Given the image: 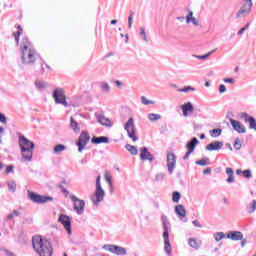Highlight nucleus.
<instances>
[{
    "mask_svg": "<svg viewBox=\"0 0 256 256\" xmlns=\"http://www.w3.org/2000/svg\"><path fill=\"white\" fill-rule=\"evenodd\" d=\"M174 211L179 219H185L187 217V210L183 204L176 205Z\"/></svg>",
    "mask_w": 256,
    "mask_h": 256,
    "instance_id": "obj_21",
    "label": "nucleus"
},
{
    "mask_svg": "<svg viewBox=\"0 0 256 256\" xmlns=\"http://www.w3.org/2000/svg\"><path fill=\"white\" fill-rule=\"evenodd\" d=\"M226 174L228 175L226 181L228 183H235V172L233 171V168H226Z\"/></svg>",
    "mask_w": 256,
    "mask_h": 256,
    "instance_id": "obj_25",
    "label": "nucleus"
},
{
    "mask_svg": "<svg viewBox=\"0 0 256 256\" xmlns=\"http://www.w3.org/2000/svg\"><path fill=\"white\" fill-rule=\"evenodd\" d=\"M58 223H61V225H63L68 235H73V228H71V217H69L67 214H60L58 218Z\"/></svg>",
    "mask_w": 256,
    "mask_h": 256,
    "instance_id": "obj_11",
    "label": "nucleus"
},
{
    "mask_svg": "<svg viewBox=\"0 0 256 256\" xmlns=\"http://www.w3.org/2000/svg\"><path fill=\"white\" fill-rule=\"evenodd\" d=\"M223 141H214L209 143L205 149L206 151H221V149H223Z\"/></svg>",
    "mask_w": 256,
    "mask_h": 256,
    "instance_id": "obj_19",
    "label": "nucleus"
},
{
    "mask_svg": "<svg viewBox=\"0 0 256 256\" xmlns=\"http://www.w3.org/2000/svg\"><path fill=\"white\" fill-rule=\"evenodd\" d=\"M182 109V113L184 115V117H187V115H189V113H193V111H195V107L193 106V103L191 102H187L185 104H183L181 106Z\"/></svg>",
    "mask_w": 256,
    "mask_h": 256,
    "instance_id": "obj_23",
    "label": "nucleus"
},
{
    "mask_svg": "<svg viewBox=\"0 0 256 256\" xmlns=\"http://www.w3.org/2000/svg\"><path fill=\"white\" fill-rule=\"evenodd\" d=\"M70 199L74 205V211H76L77 215H83V213H85V200H81L75 195H71Z\"/></svg>",
    "mask_w": 256,
    "mask_h": 256,
    "instance_id": "obj_10",
    "label": "nucleus"
},
{
    "mask_svg": "<svg viewBox=\"0 0 256 256\" xmlns=\"http://www.w3.org/2000/svg\"><path fill=\"white\" fill-rule=\"evenodd\" d=\"M251 9H253V0H244L243 6L236 13V18L239 19L240 17H243V15H249Z\"/></svg>",
    "mask_w": 256,
    "mask_h": 256,
    "instance_id": "obj_12",
    "label": "nucleus"
},
{
    "mask_svg": "<svg viewBox=\"0 0 256 256\" xmlns=\"http://www.w3.org/2000/svg\"><path fill=\"white\" fill-rule=\"evenodd\" d=\"M93 205H99L105 199V190L101 186V175L96 178V190L91 197Z\"/></svg>",
    "mask_w": 256,
    "mask_h": 256,
    "instance_id": "obj_4",
    "label": "nucleus"
},
{
    "mask_svg": "<svg viewBox=\"0 0 256 256\" xmlns=\"http://www.w3.org/2000/svg\"><path fill=\"white\" fill-rule=\"evenodd\" d=\"M256 211V200H253L250 204V207H248V213H255Z\"/></svg>",
    "mask_w": 256,
    "mask_h": 256,
    "instance_id": "obj_48",
    "label": "nucleus"
},
{
    "mask_svg": "<svg viewBox=\"0 0 256 256\" xmlns=\"http://www.w3.org/2000/svg\"><path fill=\"white\" fill-rule=\"evenodd\" d=\"M172 201L173 203H179V201H181V192L174 191L172 193Z\"/></svg>",
    "mask_w": 256,
    "mask_h": 256,
    "instance_id": "obj_36",
    "label": "nucleus"
},
{
    "mask_svg": "<svg viewBox=\"0 0 256 256\" xmlns=\"http://www.w3.org/2000/svg\"><path fill=\"white\" fill-rule=\"evenodd\" d=\"M241 241V247H245V245H247V239H243L240 240Z\"/></svg>",
    "mask_w": 256,
    "mask_h": 256,
    "instance_id": "obj_62",
    "label": "nucleus"
},
{
    "mask_svg": "<svg viewBox=\"0 0 256 256\" xmlns=\"http://www.w3.org/2000/svg\"><path fill=\"white\" fill-rule=\"evenodd\" d=\"M140 159L141 161H150V163H153V161H155V156L149 152V148L144 146L140 148Z\"/></svg>",
    "mask_w": 256,
    "mask_h": 256,
    "instance_id": "obj_15",
    "label": "nucleus"
},
{
    "mask_svg": "<svg viewBox=\"0 0 256 256\" xmlns=\"http://www.w3.org/2000/svg\"><path fill=\"white\" fill-rule=\"evenodd\" d=\"M34 85H36V87H37V89H39V91H43V89H45L46 87H49V83L43 82L40 80H36L34 82Z\"/></svg>",
    "mask_w": 256,
    "mask_h": 256,
    "instance_id": "obj_31",
    "label": "nucleus"
},
{
    "mask_svg": "<svg viewBox=\"0 0 256 256\" xmlns=\"http://www.w3.org/2000/svg\"><path fill=\"white\" fill-rule=\"evenodd\" d=\"M70 127L74 131V133H79L81 131V127H79V123L75 121V118L70 117Z\"/></svg>",
    "mask_w": 256,
    "mask_h": 256,
    "instance_id": "obj_27",
    "label": "nucleus"
},
{
    "mask_svg": "<svg viewBox=\"0 0 256 256\" xmlns=\"http://www.w3.org/2000/svg\"><path fill=\"white\" fill-rule=\"evenodd\" d=\"M148 119L151 122L159 121V119H161V114L150 113L148 114Z\"/></svg>",
    "mask_w": 256,
    "mask_h": 256,
    "instance_id": "obj_39",
    "label": "nucleus"
},
{
    "mask_svg": "<svg viewBox=\"0 0 256 256\" xmlns=\"http://www.w3.org/2000/svg\"><path fill=\"white\" fill-rule=\"evenodd\" d=\"M52 97L56 103V105H63L64 107H70L67 102V96L65 95V90L63 88H56L52 93Z\"/></svg>",
    "mask_w": 256,
    "mask_h": 256,
    "instance_id": "obj_5",
    "label": "nucleus"
},
{
    "mask_svg": "<svg viewBox=\"0 0 256 256\" xmlns=\"http://www.w3.org/2000/svg\"><path fill=\"white\" fill-rule=\"evenodd\" d=\"M189 91H195V87H193V86H185L184 88L178 89L179 93H189Z\"/></svg>",
    "mask_w": 256,
    "mask_h": 256,
    "instance_id": "obj_41",
    "label": "nucleus"
},
{
    "mask_svg": "<svg viewBox=\"0 0 256 256\" xmlns=\"http://www.w3.org/2000/svg\"><path fill=\"white\" fill-rule=\"evenodd\" d=\"M241 119H244L245 123H249V129H254L256 131V119L255 117L249 115L247 112H242L240 114Z\"/></svg>",
    "mask_w": 256,
    "mask_h": 256,
    "instance_id": "obj_16",
    "label": "nucleus"
},
{
    "mask_svg": "<svg viewBox=\"0 0 256 256\" xmlns=\"http://www.w3.org/2000/svg\"><path fill=\"white\" fill-rule=\"evenodd\" d=\"M28 199L32 201V203H37L38 205H45V203H49V201H53V196H43L41 194H37L31 190H28Z\"/></svg>",
    "mask_w": 256,
    "mask_h": 256,
    "instance_id": "obj_6",
    "label": "nucleus"
},
{
    "mask_svg": "<svg viewBox=\"0 0 256 256\" xmlns=\"http://www.w3.org/2000/svg\"><path fill=\"white\" fill-rule=\"evenodd\" d=\"M96 119L100 125H103V127H113V122L103 114L96 115Z\"/></svg>",
    "mask_w": 256,
    "mask_h": 256,
    "instance_id": "obj_20",
    "label": "nucleus"
},
{
    "mask_svg": "<svg viewBox=\"0 0 256 256\" xmlns=\"http://www.w3.org/2000/svg\"><path fill=\"white\" fill-rule=\"evenodd\" d=\"M67 150V146L64 144H57L54 148H53V153L54 155H61V153H63V151Z\"/></svg>",
    "mask_w": 256,
    "mask_h": 256,
    "instance_id": "obj_26",
    "label": "nucleus"
},
{
    "mask_svg": "<svg viewBox=\"0 0 256 256\" xmlns=\"http://www.w3.org/2000/svg\"><path fill=\"white\" fill-rule=\"evenodd\" d=\"M32 247L39 256H53L51 242L41 236H34L32 238Z\"/></svg>",
    "mask_w": 256,
    "mask_h": 256,
    "instance_id": "obj_3",
    "label": "nucleus"
},
{
    "mask_svg": "<svg viewBox=\"0 0 256 256\" xmlns=\"http://www.w3.org/2000/svg\"><path fill=\"white\" fill-rule=\"evenodd\" d=\"M90 139H91V136H89V132L83 130L80 136L78 137V140L76 141V145L78 146L79 153H83V149H85Z\"/></svg>",
    "mask_w": 256,
    "mask_h": 256,
    "instance_id": "obj_9",
    "label": "nucleus"
},
{
    "mask_svg": "<svg viewBox=\"0 0 256 256\" xmlns=\"http://www.w3.org/2000/svg\"><path fill=\"white\" fill-rule=\"evenodd\" d=\"M221 133H223V129H221V128H216V129L210 130L211 137H221Z\"/></svg>",
    "mask_w": 256,
    "mask_h": 256,
    "instance_id": "obj_35",
    "label": "nucleus"
},
{
    "mask_svg": "<svg viewBox=\"0 0 256 256\" xmlns=\"http://www.w3.org/2000/svg\"><path fill=\"white\" fill-rule=\"evenodd\" d=\"M215 51H217V48L213 49L212 51H210L204 55H194V57H195V59H201V60L209 59V57H211V55H213V53H215Z\"/></svg>",
    "mask_w": 256,
    "mask_h": 256,
    "instance_id": "obj_33",
    "label": "nucleus"
},
{
    "mask_svg": "<svg viewBox=\"0 0 256 256\" xmlns=\"http://www.w3.org/2000/svg\"><path fill=\"white\" fill-rule=\"evenodd\" d=\"M141 103L143 105H154L155 104L154 101L147 99V97H145V96L141 97Z\"/></svg>",
    "mask_w": 256,
    "mask_h": 256,
    "instance_id": "obj_42",
    "label": "nucleus"
},
{
    "mask_svg": "<svg viewBox=\"0 0 256 256\" xmlns=\"http://www.w3.org/2000/svg\"><path fill=\"white\" fill-rule=\"evenodd\" d=\"M102 249H104V251H108L109 253H112L113 255H118V256L127 255V249L125 247L115 245V244H105L102 246Z\"/></svg>",
    "mask_w": 256,
    "mask_h": 256,
    "instance_id": "obj_8",
    "label": "nucleus"
},
{
    "mask_svg": "<svg viewBox=\"0 0 256 256\" xmlns=\"http://www.w3.org/2000/svg\"><path fill=\"white\" fill-rule=\"evenodd\" d=\"M164 179H165V173H158L155 175L156 182L163 181Z\"/></svg>",
    "mask_w": 256,
    "mask_h": 256,
    "instance_id": "obj_49",
    "label": "nucleus"
},
{
    "mask_svg": "<svg viewBox=\"0 0 256 256\" xmlns=\"http://www.w3.org/2000/svg\"><path fill=\"white\" fill-rule=\"evenodd\" d=\"M114 83L117 87H123V83L119 80H116Z\"/></svg>",
    "mask_w": 256,
    "mask_h": 256,
    "instance_id": "obj_61",
    "label": "nucleus"
},
{
    "mask_svg": "<svg viewBox=\"0 0 256 256\" xmlns=\"http://www.w3.org/2000/svg\"><path fill=\"white\" fill-rule=\"evenodd\" d=\"M192 225H194V227H198L199 229L203 227V225H201V222H199L198 220H193Z\"/></svg>",
    "mask_w": 256,
    "mask_h": 256,
    "instance_id": "obj_57",
    "label": "nucleus"
},
{
    "mask_svg": "<svg viewBox=\"0 0 256 256\" xmlns=\"http://www.w3.org/2000/svg\"><path fill=\"white\" fill-rule=\"evenodd\" d=\"M241 139L236 138L234 141V149H236V151H241Z\"/></svg>",
    "mask_w": 256,
    "mask_h": 256,
    "instance_id": "obj_45",
    "label": "nucleus"
},
{
    "mask_svg": "<svg viewBox=\"0 0 256 256\" xmlns=\"http://www.w3.org/2000/svg\"><path fill=\"white\" fill-rule=\"evenodd\" d=\"M18 145L22 155V161H33V151H35V142L29 140L23 134L19 133Z\"/></svg>",
    "mask_w": 256,
    "mask_h": 256,
    "instance_id": "obj_2",
    "label": "nucleus"
},
{
    "mask_svg": "<svg viewBox=\"0 0 256 256\" xmlns=\"http://www.w3.org/2000/svg\"><path fill=\"white\" fill-rule=\"evenodd\" d=\"M125 149L131 154V155H137L139 153V150H137V146L126 144Z\"/></svg>",
    "mask_w": 256,
    "mask_h": 256,
    "instance_id": "obj_30",
    "label": "nucleus"
},
{
    "mask_svg": "<svg viewBox=\"0 0 256 256\" xmlns=\"http://www.w3.org/2000/svg\"><path fill=\"white\" fill-rule=\"evenodd\" d=\"M218 91L219 93H225L227 91V87L224 84H220Z\"/></svg>",
    "mask_w": 256,
    "mask_h": 256,
    "instance_id": "obj_55",
    "label": "nucleus"
},
{
    "mask_svg": "<svg viewBox=\"0 0 256 256\" xmlns=\"http://www.w3.org/2000/svg\"><path fill=\"white\" fill-rule=\"evenodd\" d=\"M22 34H23V32H21L19 30L16 33H14V39H15L16 43H19V38L21 37Z\"/></svg>",
    "mask_w": 256,
    "mask_h": 256,
    "instance_id": "obj_54",
    "label": "nucleus"
},
{
    "mask_svg": "<svg viewBox=\"0 0 256 256\" xmlns=\"http://www.w3.org/2000/svg\"><path fill=\"white\" fill-rule=\"evenodd\" d=\"M186 22L193 23V25H196V26L199 25V20L193 17V11H189V14L186 16Z\"/></svg>",
    "mask_w": 256,
    "mask_h": 256,
    "instance_id": "obj_29",
    "label": "nucleus"
},
{
    "mask_svg": "<svg viewBox=\"0 0 256 256\" xmlns=\"http://www.w3.org/2000/svg\"><path fill=\"white\" fill-rule=\"evenodd\" d=\"M210 173H211V167H208L203 170V175H210Z\"/></svg>",
    "mask_w": 256,
    "mask_h": 256,
    "instance_id": "obj_60",
    "label": "nucleus"
},
{
    "mask_svg": "<svg viewBox=\"0 0 256 256\" xmlns=\"http://www.w3.org/2000/svg\"><path fill=\"white\" fill-rule=\"evenodd\" d=\"M140 36L141 37H143L142 39H143V41H148L147 40V34L145 33V28H143V27H140Z\"/></svg>",
    "mask_w": 256,
    "mask_h": 256,
    "instance_id": "obj_51",
    "label": "nucleus"
},
{
    "mask_svg": "<svg viewBox=\"0 0 256 256\" xmlns=\"http://www.w3.org/2000/svg\"><path fill=\"white\" fill-rule=\"evenodd\" d=\"M188 245L192 249H199V244L197 243V240H195V238H189L188 239Z\"/></svg>",
    "mask_w": 256,
    "mask_h": 256,
    "instance_id": "obj_38",
    "label": "nucleus"
},
{
    "mask_svg": "<svg viewBox=\"0 0 256 256\" xmlns=\"http://www.w3.org/2000/svg\"><path fill=\"white\" fill-rule=\"evenodd\" d=\"M167 167L169 175H173V171H175V167L177 165V156L173 152H168L166 156Z\"/></svg>",
    "mask_w": 256,
    "mask_h": 256,
    "instance_id": "obj_13",
    "label": "nucleus"
},
{
    "mask_svg": "<svg viewBox=\"0 0 256 256\" xmlns=\"http://www.w3.org/2000/svg\"><path fill=\"white\" fill-rule=\"evenodd\" d=\"M114 53L113 52H109L108 54H106L104 56V59H109V57H113Z\"/></svg>",
    "mask_w": 256,
    "mask_h": 256,
    "instance_id": "obj_63",
    "label": "nucleus"
},
{
    "mask_svg": "<svg viewBox=\"0 0 256 256\" xmlns=\"http://www.w3.org/2000/svg\"><path fill=\"white\" fill-rule=\"evenodd\" d=\"M243 33H245V28H241V29L238 31V35H243Z\"/></svg>",
    "mask_w": 256,
    "mask_h": 256,
    "instance_id": "obj_64",
    "label": "nucleus"
},
{
    "mask_svg": "<svg viewBox=\"0 0 256 256\" xmlns=\"http://www.w3.org/2000/svg\"><path fill=\"white\" fill-rule=\"evenodd\" d=\"M242 175L243 177H245V179H251V177H253V174L251 173V169H246L242 171Z\"/></svg>",
    "mask_w": 256,
    "mask_h": 256,
    "instance_id": "obj_44",
    "label": "nucleus"
},
{
    "mask_svg": "<svg viewBox=\"0 0 256 256\" xmlns=\"http://www.w3.org/2000/svg\"><path fill=\"white\" fill-rule=\"evenodd\" d=\"M31 47V42H29V38H23V46L21 47V59L23 65H33L37 59L40 60L41 65V73H45V67L43 59H41V56L37 54V52L34 49L29 48Z\"/></svg>",
    "mask_w": 256,
    "mask_h": 256,
    "instance_id": "obj_1",
    "label": "nucleus"
},
{
    "mask_svg": "<svg viewBox=\"0 0 256 256\" xmlns=\"http://www.w3.org/2000/svg\"><path fill=\"white\" fill-rule=\"evenodd\" d=\"M226 239H230V241H243V232L237 230L228 231Z\"/></svg>",
    "mask_w": 256,
    "mask_h": 256,
    "instance_id": "obj_17",
    "label": "nucleus"
},
{
    "mask_svg": "<svg viewBox=\"0 0 256 256\" xmlns=\"http://www.w3.org/2000/svg\"><path fill=\"white\" fill-rule=\"evenodd\" d=\"M135 15V12L130 11V15L128 17V29H131L133 27V17Z\"/></svg>",
    "mask_w": 256,
    "mask_h": 256,
    "instance_id": "obj_43",
    "label": "nucleus"
},
{
    "mask_svg": "<svg viewBox=\"0 0 256 256\" xmlns=\"http://www.w3.org/2000/svg\"><path fill=\"white\" fill-rule=\"evenodd\" d=\"M19 215H21V213H19L17 210H14L12 213L7 215V219L11 221V219H14V217H19Z\"/></svg>",
    "mask_w": 256,
    "mask_h": 256,
    "instance_id": "obj_46",
    "label": "nucleus"
},
{
    "mask_svg": "<svg viewBox=\"0 0 256 256\" xmlns=\"http://www.w3.org/2000/svg\"><path fill=\"white\" fill-rule=\"evenodd\" d=\"M0 123H2L3 125H7V116H5V114L0 112Z\"/></svg>",
    "mask_w": 256,
    "mask_h": 256,
    "instance_id": "obj_52",
    "label": "nucleus"
},
{
    "mask_svg": "<svg viewBox=\"0 0 256 256\" xmlns=\"http://www.w3.org/2000/svg\"><path fill=\"white\" fill-rule=\"evenodd\" d=\"M229 121L234 131H236L237 133H247V128H245V126L241 122H239V120L230 118Z\"/></svg>",
    "mask_w": 256,
    "mask_h": 256,
    "instance_id": "obj_18",
    "label": "nucleus"
},
{
    "mask_svg": "<svg viewBox=\"0 0 256 256\" xmlns=\"http://www.w3.org/2000/svg\"><path fill=\"white\" fill-rule=\"evenodd\" d=\"M58 188L61 189V191L65 197H69V190H67L65 187H63L62 184L58 185Z\"/></svg>",
    "mask_w": 256,
    "mask_h": 256,
    "instance_id": "obj_50",
    "label": "nucleus"
},
{
    "mask_svg": "<svg viewBox=\"0 0 256 256\" xmlns=\"http://www.w3.org/2000/svg\"><path fill=\"white\" fill-rule=\"evenodd\" d=\"M14 169H15V166H13V165H8V166L6 167L5 173H6L7 175H9V173H14Z\"/></svg>",
    "mask_w": 256,
    "mask_h": 256,
    "instance_id": "obj_53",
    "label": "nucleus"
},
{
    "mask_svg": "<svg viewBox=\"0 0 256 256\" xmlns=\"http://www.w3.org/2000/svg\"><path fill=\"white\" fill-rule=\"evenodd\" d=\"M3 251H4L6 256H17V255H15V253H13V252H11V251H9L7 249H3Z\"/></svg>",
    "mask_w": 256,
    "mask_h": 256,
    "instance_id": "obj_59",
    "label": "nucleus"
},
{
    "mask_svg": "<svg viewBox=\"0 0 256 256\" xmlns=\"http://www.w3.org/2000/svg\"><path fill=\"white\" fill-rule=\"evenodd\" d=\"M223 81L224 83H230V85H233L235 83L234 78H224Z\"/></svg>",
    "mask_w": 256,
    "mask_h": 256,
    "instance_id": "obj_56",
    "label": "nucleus"
},
{
    "mask_svg": "<svg viewBox=\"0 0 256 256\" xmlns=\"http://www.w3.org/2000/svg\"><path fill=\"white\" fill-rule=\"evenodd\" d=\"M161 221L164 229L162 237L163 239H169V227H171V222H169V218L165 214L161 216Z\"/></svg>",
    "mask_w": 256,
    "mask_h": 256,
    "instance_id": "obj_14",
    "label": "nucleus"
},
{
    "mask_svg": "<svg viewBox=\"0 0 256 256\" xmlns=\"http://www.w3.org/2000/svg\"><path fill=\"white\" fill-rule=\"evenodd\" d=\"M196 165H199L200 167H207V165H209L210 160L209 158H202L200 160H197Z\"/></svg>",
    "mask_w": 256,
    "mask_h": 256,
    "instance_id": "obj_34",
    "label": "nucleus"
},
{
    "mask_svg": "<svg viewBox=\"0 0 256 256\" xmlns=\"http://www.w3.org/2000/svg\"><path fill=\"white\" fill-rule=\"evenodd\" d=\"M191 153L193 152H191L190 150H187L186 154L183 156V160L187 161V159H189V157L191 156Z\"/></svg>",
    "mask_w": 256,
    "mask_h": 256,
    "instance_id": "obj_58",
    "label": "nucleus"
},
{
    "mask_svg": "<svg viewBox=\"0 0 256 256\" xmlns=\"http://www.w3.org/2000/svg\"><path fill=\"white\" fill-rule=\"evenodd\" d=\"M125 131H127L128 137L132 139V141H138L139 137H137V130L135 129V119L130 117L126 124L124 125Z\"/></svg>",
    "mask_w": 256,
    "mask_h": 256,
    "instance_id": "obj_7",
    "label": "nucleus"
},
{
    "mask_svg": "<svg viewBox=\"0 0 256 256\" xmlns=\"http://www.w3.org/2000/svg\"><path fill=\"white\" fill-rule=\"evenodd\" d=\"M105 180L107 181L111 193H113V178L111 176H105Z\"/></svg>",
    "mask_w": 256,
    "mask_h": 256,
    "instance_id": "obj_47",
    "label": "nucleus"
},
{
    "mask_svg": "<svg viewBox=\"0 0 256 256\" xmlns=\"http://www.w3.org/2000/svg\"><path fill=\"white\" fill-rule=\"evenodd\" d=\"M227 238V234H225L224 232H216L214 234V239L215 241L219 242L223 239Z\"/></svg>",
    "mask_w": 256,
    "mask_h": 256,
    "instance_id": "obj_37",
    "label": "nucleus"
},
{
    "mask_svg": "<svg viewBox=\"0 0 256 256\" xmlns=\"http://www.w3.org/2000/svg\"><path fill=\"white\" fill-rule=\"evenodd\" d=\"M197 145H199V139H197V137H192L190 141L186 143L185 148L187 151H191L193 153Z\"/></svg>",
    "mask_w": 256,
    "mask_h": 256,
    "instance_id": "obj_22",
    "label": "nucleus"
},
{
    "mask_svg": "<svg viewBox=\"0 0 256 256\" xmlns=\"http://www.w3.org/2000/svg\"><path fill=\"white\" fill-rule=\"evenodd\" d=\"M102 93H109L111 91V86H109V83L103 82L101 85Z\"/></svg>",
    "mask_w": 256,
    "mask_h": 256,
    "instance_id": "obj_40",
    "label": "nucleus"
},
{
    "mask_svg": "<svg viewBox=\"0 0 256 256\" xmlns=\"http://www.w3.org/2000/svg\"><path fill=\"white\" fill-rule=\"evenodd\" d=\"M164 251L166 255H172L173 249L171 248V242L169 241V238L164 239Z\"/></svg>",
    "mask_w": 256,
    "mask_h": 256,
    "instance_id": "obj_28",
    "label": "nucleus"
},
{
    "mask_svg": "<svg viewBox=\"0 0 256 256\" xmlns=\"http://www.w3.org/2000/svg\"><path fill=\"white\" fill-rule=\"evenodd\" d=\"M7 185L8 191H10V193H15L17 191V183L15 182V180L8 181Z\"/></svg>",
    "mask_w": 256,
    "mask_h": 256,
    "instance_id": "obj_32",
    "label": "nucleus"
},
{
    "mask_svg": "<svg viewBox=\"0 0 256 256\" xmlns=\"http://www.w3.org/2000/svg\"><path fill=\"white\" fill-rule=\"evenodd\" d=\"M91 143L94 145H101V143H109V137L107 136H93Z\"/></svg>",
    "mask_w": 256,
    "mask_h": 256,
    "instance_id": "obj_24",
    "label": "nucleus"
}]
</instances>
